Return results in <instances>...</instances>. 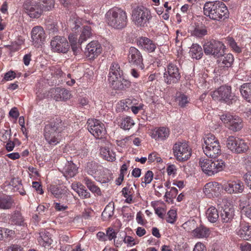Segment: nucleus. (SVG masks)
<instances>
[{"mask_svg":"<svg viewBox=\"0 0 251 251\" xmlns=\"http://www.w3.org/2000/svg\"><path fill=\"white\" fill-rule=\"evenodd\" d=\"M107 24L117 29L125 27L127 23V16L126 11L121 8L110 9L106 14Z\"/></svg>","mask_w":251,"mask_h":251,"instance_id":"3","label":"nucleus"},{"mask_svg":"<svg viewBox=\"0 0 251 251\" xmlns=\"http://www.w3.org/2000/svg\"><path fill=\"white\" fill-rule=\"evenodd\" d=\"M87 125L88 130L96 138H102L105 135V127L100 121L96 119L88 120Z\"/></svg>","mask_w":251,"mask_h":251,"instance_id":"13","label":"nucleus"},{"mask_svg":"<svg viewBox=\"0 0 251 251\" xmlns=\"http://www.w3.org/2000/svg\"><path fill=\"white\" fill-rule=\"evenodd\" d=\"M85 169L89 175L93 176L97 171V166L93 162H88L86 165Z\"/></svg>","mask_w":251,"mask_h":251,"instance_id":"46","label":"nucleus"},{"mask_svg":"<svg viewBox=\"0 0 251 251\" xmlns=\"http://www.w3.org/2000/svg\"><path fill=\"white\" fill-rule=\"evenodd\" d=\"M134 122L130 117L123 118L121 123V127L125 130H128L134 126Z\"/></svg>","mask_w":251,"mask_h":251,"instance_id":"41","label":"nucleus"},{"mask_svg":"<svg viewBox=\"0 0 251 251\" xmlns=\"http://www.w3.org/2000/svg\"><path fill=\"white\" fill-rule=\"evenodd\" d=\"M154 210L155 214H157L159 218L161 219H164L166 214V210L164 208H154Z\"/></svg>","mask_w":251,"mask_h":251,"instance_id":"57","label":"nucleus"},{"mask_svg":"<svg viewBox=\"0 0 251 251\" xmlns=\"http://www.w3.org/2000/svg\"><path fill=\"white\" fill-rule=\"evenodd\" d=\"M226 144L228 149L236 153L245 152L249 149L247 143L244 140L233 136L227 138Z\"/></svg>","mask_w":251,"mask_h":251,"instance_id":"9","label":"nucleus"},{"mask_svg":"<svg viewBox=\"0 0 251 251\" xmlns=\"http://www.w3.org/2000/svg\"><path fill=\"white\" fill-rule=\"evenodd\" d=\"M52 50L54 52L66 53L70 47L69 43L64 37L56 36L50 42Z\"/></svg>","mask_w":251,"mask_h":251,"instance_id":"15","label":"nucleus"},{"mask_svg":"<svg viewBox=\"0 0 251 251\" xmlns=\"http://www.w3.org/2000/svg\"><path fill=\"white\" fill-rule=\"evenodd\" d=\"M209 229L203 226H200L193 230V235L197 238H206L210 235Z\"/></svg>","mask_w":251,"mask_h":251,"instance_id":"31","label":"nucleus"},{"mask_svg":"<svg viewBox=\"0 0 251 251\" xmlns=\"http://www.w3.org/2000/svg\"><path fill=\"white\" fill-rule=\"evenodd\" d=\"M224 190L228 194L241 193L244 189L243 183L239 180L229 181L224 184Z\"/></svg>","mask_w":251,"mask_h":251,"instance_id":"18","label":"nucleus"},{"mask_svg":"<svg viewBox=\"0 0 251 251\" xmlns=\"http://www.w3.org/2000/svg\"><path fill=\"white\" fill-rule=\"evenodd\" d=\"M80 186H81V188L80 189H79V191L77 192V194L79 195V196L81 199H87L90 197V193L87 191V190L85 189V187L84 186L82 185H80Z\"/></svg>","mask_w":251,"mask_h":251,"instance_id":"51","label":"nucleus"},{"mask_svg":"<svg viewBox=\"0 0 251 251\" xmlns=\"http://www.w3.org/2000/svg\"><path fill=\"white\" fill-rule=\"evenodd\" d=\"M15 77L16 74L13 71H10L5 74L4 79L6 80H9L14 79Z\"/></svg>","mask_w":251,"mask_h":251,"instance_id":"63","label":"nucleus"},{"mask_svg":"<svg viewBox=\"0 0 251 251\" xmlns=\"http://www.w3.org/2000/svg\"><path fill=\"white\" fill-rule=\"evenodd\" d=\"M69 41L71 43V48L75 55H77L81 52V48L80 45L81 44H79L78 42H76V39L75 38L69 36Z\"/></svg>","mask_w":251,"mask_h":251,"instance_id":"40","label":"nucleus"},{"mask_svg":"<svg viewBox=\"0 0 251 251\" xmlns=\"http://www.w3.org/2000/svg\"><path fill=\"white\" fill-rule=\"evenodd\" d=\"M207 30L203 27L196 26L192 31V35L197 37H201L207 34Z\"/></svg>","mask_w":251,"mask_h":251,"instance_id":"43","label":"nucleus"},{"mask_svg":"<svg viewBox=\"0 0 251 251\" xmlns=\"http://www.w3.org/2000/svg\"><path fill=\"white\" fill-rule=\"evenodd\" d=\"M100 154L105 160L109 161H113L115 159V153L110 151L108 147H101L100 149Z\"/></svg>","mask_w":251,"mask_h":251,"instance_id":"36","label":"nucleus"},{"mask_svg":"<svg viewBox=\"0 0 251 251\" xmlns=\"http://www.w3.org/2000/svg\"><path fill=\"white\" fill-rule=\"evenodd\" d=\"M204 192L206 195L218 196L220 192V187L219 183L210 182L204 186Z\"/></svg>","mask_w":251,"mask_h":251,"instance_id":"23","label":"nucleus"},{"mask_svg":"<svg viewBox=\"0 0 251 251\" xmlns=\"http://www.w3.org/2000/svg\"><path fill=\"white\" fill-rule=\"evenodd\" d=\"M176 167L175 165H169L167 168V172L169 176H175L176 174Z\"/></svg>","mask_w":251,"mask_h":251,"instance_id":"56","label":"nucleus"},{"mask_svg":"<svg viewBox=\"0 0 251 251\" xmlns=\"http://www.w3.org/2000/svg\"><path fill=\"white\" fill-rule=\"evenodd\" d=\"M42 2V8L43 11H50L54 8V0H40Z\"/></svg>","mask_w":251,"mask_h":251,"instance_id":"42","label":"nucleus"},{"mask_svg":"<svg viewBox=\"0 0 251 251\" xmlns=\"http://www.w3.org/2000/svg\"><path fill=\"white\" fill-rule=\"evenodd\" d=\"M50 190L52 194H53L56 198H59L62 195V190L56 186H51Z\"/></svg>","mask_w":251,"mask_h":251,"instance_id":"53","label":"nucleus"},{"mask_svg":"<svg viewBox=\"0 0 251 251\" xmlns=\"http://www.w3.org/2000/svg\"><path fill=\"white\" fill-rule=\"evenodd\" d=\"M217 60V62L219 66L222 67H230L234 61L232 54L230 53H225L224 52L221 55Z\"/></svg>","mask_w":251,"mask_h":251,"instance_id":"24","label":"nucleus"},{"mask_svg":"<svg viewBox=\"0 0 251 251\" xmlns=\"http://www.w3.org/2000/svg\"><path fill=\"white\" fill-rule=\"evenodd\" d=\"M124 241L125 243L127 244L129 246H132L136 244L134 242V239L130 236H126Z\"/></svg>","mask_w":251,"mask_h":251,"instance_id":"61","label":"nucleus"},{"mask_svg":"<svg viewBox=\"0 0 251 251\" xmlns=\"http://www.w3.org/2000/svg\"><path fill=\"white\" fill-rule=\"evenodd\" d=\"M129 62L136 65L141 69L144 68L143 63V57L140 51L136 48L131 47L129 50Z\"/></svg>","mask_w":251,"mask_h":251,"instance_id":"17","label":"nucleus"},{"mask_svg":"<svg viewBox=\"0 0 251 251\" xmlns=\"http://www.w3.org/2000/svg\"><path fill=\"white\" fill-rule=\"evenodd\" d=\"M240 92L247 101L251 102V83H245L242 84L240 87Z\"/></svg>","mask_w":251,"mask_h":251,"instance_id":"30","label":"nucleus"},{"mask_svg":"<svg viewBox=\"0 0 251 251\" xmlns=\"http://www.w3.org/2000/svg\"><path fill=\"white\" fill-rule=\"evenodd\" d=\"M244 178L247 185L251 189V171L246 173L244 176Z\"/></svg>","mask_w":251,"mask_h":251,"instance_id":"58","label":"nucleus"},{"mask_svg":"<svg viewBox=\"0 0 251 251\" xmlns=\"http://www.w3.org/2000/svg\"><path fill=\"white\" fill-rule=\"evenodd\" d=\"M199 165L202 171L208 176H212L225 168V162L222 160L200 158Z\"/></svg>","mask_w":251,"mask_h":251,"instance_id":"4","label":"nucleus"},{"mask_svg":"<svg viewBox=\"0 0 251 251\" xmlns=\"http://www.w3.org/2000/svg\"><path fill=\"white\" fill-rule=\"evenodd\" d=\"M169 129L162 127L153 131L151 137L157 141H162L166 139L169 136Z\"/></svg>","mask_w":251,"mask_h":251,"instance_id":"26","label":"nucleus"},{"mask_svg":"<svg viewBox=\"0 0 251 251\" xmlns=\"http://www.w3.org/2000/svg\"><path fill=\"white\" fill-rule=\"evenodd\" d=\"M220 119L229 130L234 132L241 130L243 126L242 120L238 116L226 114L222 115Z\"/></svg>","mask_w":251,"mask_h":251,"instance_id":"10","label":"nucleus"},{"mask_svg":"<svg viewBox=\"0 0 251 251\" xmlns=\"http://www.w3.org/2000/svg\"><path fill=\"white\" fill-rule=\"evenodd\" d=\"M203 13L204 15L215 21L225 19L229 16L227 8L220 1L206 2L203 6Z\"/></svg>","mask_w":251,"mask_h":251,"instance_id":"1","label":"nucleus"},{"mask_svg":"<svg viewBox=\"0 0 251 251\" xmlns=\"http://www.w3.org/2000/svg\"><path fill=\"white\" fill-rule=\"evenodd\" d=\"M92 35L91 27L89 26H84L78 39V44H82L84 41L89 38Z\"/></svg>","mask_w":251,"mask_h":251,"instance_id":"38","label":"nucleus"},{"mask_svg":"<svg viewBox=\"0 0 251 251\" xmlns=\"http://www.w3.org/2000/svg\"><path fill=\"white\" fill-rule=\"evenodd\" d=\"M81 22L79 20L74 18L71 19L68 22V26H69L72 30L77 29L80 26Z\"/></svg>","mask_w":251,"mask_h":251,"instance_id":"45","label":"nucleus"},{"mask_svg":"<svg viewBox=\"0 0 251 251\" xmlns=\"http://www.w3.org/2000/svg\"><path fill=\"white\" fill-rule=\"evenodd\" d=\"M56 95L54 96L56 100H66L70 99V92L65 89L57 88L55 90Z\"/></svg>","mask_w":251,"mask_h":251,"instance_id":"35","label":"nucleus"},{"mask_svg":"<svg viewBox=\"0 0 251 251\" xmlns=\"http://www.w3.org/2000/svg\"><path fill=\"white\" fill-rule=\"evenodd\" d=\"M102 51V47L97 41L89 43L85 48V54L90 59L97 57Z\"/></svg>","mask_w":251,"mask_h":251,"instance_id":"16","label":"nucleus"},{"mask_svg":"<svg viewBox=\"0 0 251 251\" xmlns=\"http://www.w3.org/2000/svg\"><path fill=\"white\" fill-rule=\"evenodd\" d=\"M193 251H206V249L203 244L197 243L195 246Z\"/></svg>","mask_w":251,"mask_h":251,"instance_id":"62","label":"nucleus"},{"mask_svg":"<svg viewBox=\"0 0 251 251\" xmlns=\"http://www.w3.org/2000/svg\"><path fill=\"white\" fill-rule=\"evenodd\" d=\"M51 74L56 77H59L62 76L63 72L58 67L52 66L50 68Z\"/></svg>","mask_w":251,"mask_h":251,"instance_id":"54","label":"nucleus"},{"mask_svg":"<svg viewBox=\"0 0 251 251\" xmlns=\"http://www.w3.org/2000/svg\"><path fill=\"white\" fill-rule=\"evenodd\" d=\"M114 205L109 203L104 208L101 214V217L103 220H108L114 214Z\"/></svg>","mask_w":251,"mask_h":251,"instance_id":"39","label":"nucleus"},{"mask_svg":"<svg viewBox=\"0 0 251 251\" xmlns=\"http://www.w3.org/2000/svg\"><path fill=\"white\" fill-rule=\"evenodd\" d=\"M31 38L34 43H43L45 40V33L43 28L40 26L34 27L31 32Z\"/></svg>","mask_w":251,"mask_h":251,"instance_id":"20","label":"nucleus"},{"mask_svg":"<svg viewBox=\"0 0 251 251\" xmlns=\"http://www.w3.org/2000/svg\"><path fill=\"white\" fill-rule=\"evenodd\" d=\"M190 53L193 58L201 59L203 55L201 47L197 44H193L190 49Z\"/></svg>","mask_w":251,"mask_h":251,"instance_id":"37","label":"nucleus"},{"mask_svg":"<svg viewBox=\"0 0 251 251\" xmlns=\"http://www.w3.org/2000/svg\"><path fill=\"white\" fill-rule=\"evenodd\" d=\"M116 233L114 230L112 228H108L106 231V237H108L109 240L115 238L116 237Z\"/></svg>","mask_w":251,"mask_h":251,"instance_id":"60","label":"nucleus"},{"mask_svg":"<svg viewBox=\"0 0 251 251\" xmlns=\"http://www.w3.org/2000/svg\"><path fill=\"white\" fill-rule=\"evenodd\" d=\"M11 182L12 183V185H14V184L17 183V185L14 186L15 191H18L22 195L25 194V191L23 189L21 181H19L17 179H14Z\"/></svg>","mask_w":251,"mask_h":251,"instance_id":"48","label":"nucleus"},{"mask_svg":"<svg viewBox=\"0 0 251 251\" xmlns=\"http://www.w3.org/2000/svg\"><path fill=\"white\" fill-rule=\"evenodd\" d=\"M39 234L38 241L44 247L49 246L51 244L52 240L51 239V234L48 231L41 232Z\"/></svg>","mask_w":251,"mask_h":251,"instance_id":"34","label":"nucleus"},{"mask_svg":"<svg viewBox=\"0 0 251 251\" xmlns=\"http://www.w3.org/2000/svg\"><path fill=\"white\" fill-rule=\"evenodd\" d=\"M65 126L60 118H58L47 124L44 128V135L46 140L50 145L59 142L58 134L64 130Z\"/></svg>","mask_w":251,"mask_h":251,"instance_id":"2","label":"nucleus"},{"mask_svg":"<svg viewBox=\"0 0 251 251\" xmlns=\"http://www.w3.org/2000/svg\"><path fill=\"white\" fill-rule=\"evenodd\" d=\"M122 76H123V72L119 65L116 62L112 63L109 69L108 80L113 81L117 78L121 79Z\"/></svg>","mask_w":251,"mask_h":251,"instance_id":"22","label":"nucleus"},{"mask_svg":"<svg viewBox=\"0 0 251 251\" xmlns=\"http://www.w3.org/2000/svg\"><path fill=\"white\" fill-rule=\"evenodd\" d=\"M203 48L205 54L219 57L224 53L225 46L222 42L213 40L205 43Z\"/></svg>","mask_w":251,"mask_h":251,"instance_id":"11","label":"nucleus"},{"mask_svg":"<svg viewBox=\"0 0 251 251\" xmlns=\"http://www.w3.org/2000/svg\"><path fill=\"white\" fill-rule=\"evenodd\" d=\"M153 174L151 171H148L144 176V181L141 182V185L142 187H145L147 184L150 183L153 178Z\"/></svg>","mask_w":251,"mask_h":251,"instance_id":"47","label":"nucleus"},{"mask_svg":"<svg viewBox=\"0 0 251 251\" xmlns=\"http://www.w3.org/2000/svg\"><path fill=\"white\" fill-rule=\"evenodd\" d=\"M234 215V209L233 206L225 207L221 214V219L223 223L230 222Z\"/></svg>","mask_w":251,"mask_h":251,"instance_id":"25","label":"nucleus"},{"mask_svg":"<svg viewBox=\"0 0 251 251\" xmlns=\"http://www.w3.org/2000/svg\"><path fill=\"white\" fill-rule=\"evenodd\" d=\"M32 187L35 188V189L37 191V192L40 194H43L44 192L41 187V185L39 182L37 181H33L32 182Z\"/></svg>","mask_w":251,"mask_h":251,"instance_id":"59","label":"nucleus"},{"mask_svg":"<svg viewBox=\"0 0 251 251\" xmlns=\"http://www.w3.org/2000/svg\"><path fill=\"white\" fill-rule=\"evenodd\" d=\"M14 201L11 196L4 195L0 197V209L6 210L11 209L14 204Z\"/></svg>","mask_w":251,"mask_h":251,"instance_id":"29","label":"nucleus"},{"mask_svg":"<svg viewBox=\"0 0 251 251\" xmlns=\"http://www.w3.org/2000/svg\"><path fill=\"white\" fill-rule=\"evenodd\" d=\"M176 212L175 210L171 209L167 213L166 221L167 223L174 224L176 221Z\"/></svg>","mask_w":251,"mask_h":251,"instance_id":"49","label":"nucleus"},{"mask_svg":"<svg viewBox=\"0 0 251 251\" xmlns=\"http://www.w3.org/2000/svg\"><path fill=\"white\" fill-rule=\"evenodd\" d=\"M23 6L26 12L32 18H39L43 12L41 4L35 1L26 0Z\"/></svg>","mask_w":251,"mask_h":251,"instance_id":"14","label":"nucleus"},{"mask_svg":"<svg viewBox=\"0 0 251 251\" xmlns=\"http://www.w3.org/2000/svg\"><path fill=\"white\" fill-rule=\"evenodd\" d=\"M88 149L86 146H84L82 149L79 150L77 151V155L80 158H83L88 155Z\"/></svg>","mask_w":251,"mask_h":251,"instance_id":"55","label":"nucleus"},{"mask_svg":"<svg viewBox=\"0 0 251 251\" xmlns=\"http://www.w3.org/2000/svg\"><path fill=\"white\" fill-rule=\"evenodd\" d=\"M211 96L216 100L223 101L228 105L236 102L237 97L232 95L231 88L228 86H221L217 90L212 92Z\"/></svg>","mask_w":251,"mask_h":251,"instance_id":"7","label":"nucleus"},{"mask_svg":"<svg viewBox=\"0 0 251 251\" xmlns=\"http://www.w3.org/2000/svg\"><path fill=\"white\" fill-rule=\"evenodd\" d=\"M113 89L116 90H122L130 86L129 81L121 77V79L117 78L113 81H109Z\"/></svg>","mask_w":251,"mask_h":251,"instance_id":"28","label":"nucleus"},{"mask_svg":"<svg viewBox=\"0 0 251 251\" xmlns=\"http://www.w3.org/2000/svg\"><path fill=\"white\" fill-rule=\"evenodd\" d=\"M236 231L237 234L241 238L245 240H251V226L249 223L240 222L239 228Z\"/></svg>","mask_w":251,"mask_h":251,"instance_id":"19","label":"nucleus"},{"mask_svg":"<svg viewBox=\"0 0 251 251\" xmlns=\"http://www.w3.org/2000/svg\"><path fill=\"white\" fill-rule=\"evenodd\" d=\"M173 152L179 161L187 160L191 155V150L186 141H178L173 147Z\"/></svg>","mask_w":251,"mask_h":251,"instance_id":"8","label":"nucleus"},{"mask_svg":"<svg viewBox=\"0 0 251 251\" xmlns=\"http://www.w3.org/2000/svg\"><path fill=\"white\" fill-rule=\"evenodd\" d=\"M177 100L178 105L181 107H185L189 103L188 97L183 94H181L178 96Z\"/></svg>","mask_w":251,"mask_h":251,"instance_id":"44","label":"nucleus"},{"mask_svg":"<svg viewBox=\"0 0 251 251\" xmlns=\"http://www.w3.org/2000/svg\"><path fill=\"white\" fill-rule=\"evenodd\" d=\"M163 77L165 82L168 85L178 83L181 78L178 68L176 65L170 63L164 73Z\"/></svg>","mask_w":251,"mask_h":251,"instance_id":"12","label":"nucleus"},{"mask_svg":"<svg viewBox=\"0 0 251 251\" xmlns=\"http://www.w3.org/2000/svg\"><path fill=\"white\" fill-rule=\"evenodd\" d=\"M63 173L66 177H74L77 173V167L72 161H68L63 169Z\"/></svg>","mask_w":251,"mask_h":251,"instance_id":"27","label":"nucleus"},{"mask_svg":"<svg viewBox=\"0 0 251 251\" xmlns=\"http://www.w3.org/2000/svg\"><path fill=\"white\" fill-rule=\"evenodd\" d=\"M241 251H251V244L246 243L245 244H242L240 246Z\"/></svg>","mask_w":251,"mask_h":251,"instance_id":"64","label":"nucleus"},{"mask_svg":"<svg viewBox=\"0 0 251 251\" xmlns=\"http://www.w3.org/2000/svg\"><path fill=\"white\" fill-rule=\"evenodd\" d=\"M137 44L149 52L154 51L156 48V45L152 40L145 37H140L138 39Z\"/></svg>","mask_w":251,"mask_h":251,"instance_id":"21","label":"nucleus"},{"mask_svg":"<svg viewBox=\"0 0 251 251\" xmlns=\"http://www.w3.org/2000/svg\"><path fill=\"white\" fill-rule=\"evenodd\" d=\"M248 204L243 206L242 210L245 215L251 219V196L248 199Z\"/></svg>","mask_w":251,"mask_h":251,"instance_id":"50","label":"nucleus"},{"mask_svg":"<svg viewBox=\"0 0 251 251\" xmlns=\"http://www.w3.org/2000/svg\"><path fill=\"white\" fill-rule=\"evenodd\" d=\"M206 216L208 221L214 223L217 221L219 218L217 209L213 206H211L206 211Z\"/></svg>","mask_w":251,"mask_h":251,"instance_id":"33","label":"nucleus"},{"mask_svg":"<svg viewBox=\"0 0 251 251\" xmlns=\"http://www.w3.org/2000/svg\"><path fill=\"white\" fill-rule=\"evenodd\" d=\"M10 221L14 225L24 226L25 225L24 219L19 211H14L11 216Z\"/></svg>","mask_w":251,"mask_h":251,"instance_id":"32","label":"nucleus"},{"mask_svg":"<svg viewBox=\"0 0 251 251\" xmlns=\"http://www.w3.org/2000/svg\"><path fill=\"white\" fill-rule=\"evenodd\" d=\"M11 137V130H5L2 133V135L0 138V140L3 143H6L7 141L10 140Z\"/></svg>","mask_w":251,"mask_h":251,"instance_id":"52","label":"nucleus"},{"mask_svg":"<svg viewBox=\"0 0 251 251\" xmlns=\"http://www.w3.org/2000/svg\"><path fill=\"white\" fill-rule=\"evenodd\" d=\"M132 18L133 22L137 26L144 27L147 26L152 16L149 9L140 6L132 10Z\"/></svg>","mask_w":251,"mask_h":251,"instance_id":"6","label":"nucleus"},{"mask_svg":"<svg viewBox=\"0 0 251 251\" xmlns=\"http://www.w3.org/2000/svg\"><path fill=\"white\" fill-rule=\"evenodd\" d=\"M204 140L203 150L205 155L210 158H215L221 153V146L219 141L212 134L207 135Z\"/></svg>","mask_w":251,"mask_h":251,"instance_id":"5","label":"nucleus"}]
</instances>
